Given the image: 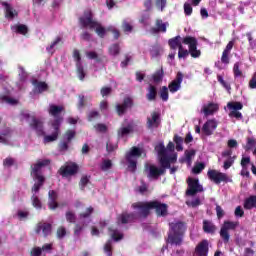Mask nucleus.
Here are the masks:
<instances>
[{
    "label": "nucleus",
    "instance_id": "obj_11",
    "mask_svg": "<svg viewBox=\"0 0 256 256\" xmlns=\"http://www.w3.org/2000/svg\"><path fill=\"white\" fill-rule=\"evenodd\" d=\"M207 176L208 179H210V181H213V183H215L216 185H219L220 183H229V181H231L227 174L213 169L208 170Z\"/></svg>",
    "mask_w": 256,
    "mask_h": 256
},
{
    "label": "nucleus",
    "instance_id": "obj_48",
    "mask_svg": "<svg viewBox=\"0 0 256 256\" xmlns=\"http://www.w3.org/2000/svg\"><path fill=\"white\" fill-rule=\"evenodd\" d=\"M119 53H121V48L119 47V44L115 43L109 47L110 55H113L114 57H116V55H119Z\"/></svg>",
    "mask_w": 256,
    "mask_h": 256
},
{
    "label": "nucleus",
    "instance_id": "obj_58",
    "mask_svg": "<svg viewBox=\"0 0 256 256\" xmlns=\"http://www.w3.org/2000/svg\"><path fill=\"white\" fill-rule=\"evenodd\" d=\"M73 59L77 65H83V63H81V52H79V50L74 49L73 50Z\"/></svg>",
    "mask_w": 256,
    "mask_h": 256
},
{
    "label": "nucleus",
    "instance_id": "obj_1",
    "mask_svg": "<svg viewBox=\"0 0 256 256\" xmlns=\"http://www.w3.org/2000/svg\"><path fill=\"white\" fill-rule=\"evenodd\" d=\"M169 227L167 243L180 247V245H183V239L187 232V223L183 221L171 222Z\"/></svg>",
    "mask_w": 256,
    "mask_h": 256
},
{
    "label": "nucleus",
    "instance_id": "obj_36",
    "mask_svg": "<svg viewBox=\"0 0 256 256\" xmlns=\"http://www.w3.org/2000/svg\"><path fill=\"white\" fill-rule=\"evenodd\" d=\"M173 141L176 145V151H183V137L175 134L173 137Z\"/></svg>",
    "mask_w": 256,
    "mask_h": 256
},
{
    "label": "nucleus",
    "instance_id": "obj_50",
    "mask_svg": "<svg viewBox=\"0 0 256 256\" xmlns=\"http://www.w3.org/2000/svg\"><path fill=\"white\" fill-rule=\"evenodd\" d=\"M67 235V228L65 226H59L56 231L57 239H64Z\"/></svg>",
    "mask_w": 256,
    "mask_h": 256
},
{
    "label": "nucleus",
    "instance_id": "obj_19",
    "mask_svg": "<svg viewBox=\"0 0 256 256\" xmlns=\"http://www.w3.org/2000/svg\"><path fill=\"white\" fill-rule=\"evenodd\" d=\"M181 83H183V73L178 72L175 79L168 85L170 93H177L181 89Z\"/></svg>",
    "mask_w": 256,
    "mask_h": 256
},
{
    "label": "nucleus",
    "instance_id": "obj_3",
    "mask_svg": "<svg viewBox=\"0 0 256 256\" xmlns=\"http://www.w3.org/2000/svg\"><path fill=\"white\" fill-rule=\"evenodd\" d=\"M177 163V152H175V144L169 142L167 147L161 145V175L163 169H170L171 165Z\"/></svg>",
    "mask_w": 256,
    "mask_h": 256
},
{
    "label": "nucleus",
    "instance_id": "obj_55",
    "mask_svg": "<svg viewBox=\"0 0 256 256\" xmlns=\"http://www.w3.org/2000/svg\"><path fill=\"white\" fill-rule=\"evenodd\" d=\"M89 185V177L88 176H82L79 182V187L81 191H85V187Z\"/></svg>",
    "mask_w": 256,
    "mask_h": 256
},
{
    "label": "nucleus",
    "instance_id": "obj_41",
    "mask_svg": "<svg viewBox=\"0 0 256 256\" xmlns=\"http://www.w3.org/2000/svg\"><path fill=\"white\" fill-rule=\"evenodd\" d=\"M76 73L78 78L80 79V81H84L85 80V68L83 67V64H78L76 66Z\"/></svg>",
    "mask_w": 256,
    "mask_h": 256
},
{
    "label": "nucleus",
    "instance_id": "obj_22",
    "mask_svg": "<svg viewBox=\"0 0 256 256\" xmlns=\"http://www.w3.org/2000/svg\"><path fill=\"white\" fill-rule=\"evenodd\" d=\"M130 107H133V100L130 97L124 98L122 104L116 105V112L121 117V115H125V112L127 109H130Z\"/></svg>",
    "mask_w": 256,
    "mask_h": 256
},
{
    "label": "nucleus",
    "instance_id": "obj_12",
    "mask_svg": "<svg viewBox=\"0 0 256 256\" xmlns=\"http://www.w3.org/2000/svg\"><path fill=\"white\" fill-rule=\"evenodd\" d=\"M60 120L52 121L51 125L54 129L53 133L51 135H47L44 132V135H42L43 143L44 145H47V143H53L54 141H57L59 139V135L61 133V126H59Z\"/></svg>",
    "mask_w": 256,
    "mask_h": 256
},
{
    "label": "nucleus",
    "instance_id": "obj_51",
    "mask_svg": "<svg viewBox=\"0 0 256 256\" xmlns=\"http://www.w3.org/2000/svg\"><path fill=\"white\" fill-rule=\"evenodd\" d=\"M113 93V88L111 86H104L100 89V94L102 97H109Z\"/></svg>",
    "mask_w": 256,
    "mask_h": 256
},
{
    "label": "nucleus",
    "instance_id": "obj_28",
    "mask_svg": "<svg viewBox=\"0 0 256 256\" xmlns=\"http://www.w3.org/2000/svg\"><path fill=\"white\" fill-rule=\"evenodd\" d=\"M195 150H186L184 152L185 155V159H180V163H187L188 165H191L192 161H193V157H195Z\"/></svg>",
    "mask_w": 256,
    "mask_h": 256
},
{
    "label": "nucleus",
    "instance_id": "obj_49",
    "mask_svg": "<svg viewBox=\"0 0 256 256\" xmlns=\"http://www.w3.org/2000/svg\"><path fill=\"white\" fill-rule=\"evenodd\" d=\"M32 205L35 207V209H42L43 204L41 203V200L39 197L35 194L32 195L31 197Z\"/></svg>",
    "mask_w": 256,
    "mask_h": 256
},
{
    "label": "nucleus",
    "instance_id": "obj_53",
    "mask_svg": "<svg viewBox=\"0 0 256 256\" xmlns=\"http://www.w3.org/2000/svg\"><path fill=\"white\" fill-rule=\"evenodd\" d=\"M113 167V162L110 159L104 160L100 166L102 171H109Z\"/></svg>",
    "mask_w": 256,
    "mask_h": 256
},
{
    "label": "nucleus",
    "instance_id": "obj_57",
    "mask_svg": "<svg viewBox=\"0 0 256 256\" xmlns=\"http://www.w3.org/2000/svg\"><path fill=\"white\" fill-rule=\"evenodd\" d=\"M235 159H237V156L230 157L226 161H224V169H231V167H233V163H235Z\"/></svg>",
    "mask_w": 256,
    "mask_h": 256
},
{
    "label": "nucleus",
    "instance_id": "obj_31",
    "mask_svg": "<svg viewBox=\"0 0 256 256\" xmlns=\"http://www.w3.org/2000/svg\"><path fill=\"white\" fill-rule=\"evenodd\" d=\"M1 5L5 7V15L7 19H14L15 13L13 12V8L11 7V5H9V3L7 2H1Z\"/></svg>",
    "mask_w": 256,
    "mask_h": 256
},
{
    "label": "nucleus",
    "instance_id": "obj_2",
    "mask_svg": "<svg viewBox=\"0 0 256 256\" xmlns=\"http://www.w3.org/2000/svg\"><path fill=\"white\" fill-rule=\"evenodd\" d=\"M132 209H136L138 211L140 219H147L153 210L156 211L158 217H161V202L157 200L133 203Z\"/></svg>",
    "mask_w": 256,
    "mask_h": 256
},
{
    "label": "nucleus",
    "instance_id": "obj_16",
    "mask_svg": "<svg viewBox=\"0 0 256 256\" xmlns=\"http://www.w3.org/2000/svg\"><path fill=\"white\" fill-rule=\"evenodd\" d=\"M29 125L33 129V131H35L37 137H43V135H45V126L41 119L33 116Z\"/></svg>",
    "mask_w": 256,
    "mask_h": 256
},
{
    "label": "nucleus",
    "instance_id": "obj_54",
    "mask_svg": "<svg viewBox=\"0 0 256 256\" xmlns=\"http://www.w3.org/2000/svg\"><path fill=\"white\" fill-rule=\"evenodd\" d=\"M203 169H205V163L200 162L193 167L192 173H194L195 175H199V173H201Z\"/></svg>",
    "mask_w": 256,
    "mask_h": 256
},
{
    "label": "nucleus",
    "instance_id": "obj_60",
    "mask_svg": "<svg viewBox=\"0 0 256 256\" xmlns=\"http://www.w3.org/2000/svg\"><path fill=\"white\" fill-rule=\"evenodd\" d=\"M69 143L67 142V140H62L59 144H58V149L59 151L63 152V151H69Z\"/></svg>",
    "mask_w": 256,
    "mask_h": 256
},
{
    "label": "nucleus",
    "instance_id": "obj_14",
    "mask_svg": "<svg viewBox=\"0 0 256 256\" xmlns=\"http://www.w3.org/2000/svg\"><path fill=\"white\" fill-rule=\"evenodd\" d=\"M63 111H65V107L63 105H49L48 113L51 117H54L53 121H60L59 127H61V123H63V116H61Z\"/></svg>",
    "mask_w": 256,
    "mask_h": 256
},
{
    "label": "nucleus",
    "instance_id": "obj_10",
    "mask_svg": "<svg viewBox=\"0 0 256 256\" xmlns=\"http://www.w3.org/2000/svg\"><path fill=\"white\" fill-rule=\"evenodd\" d=\"M188 188L186 190V195L188 197H194L197 193H202L203 186L199 184V179L189 177L187 179Z\"/></svg>",
    "mask_w": 256,
    "mask_h": 256
},
{
    "label": "nucleus",
    "instance_id": "obj_52",
    "mask_svg": "<svg viewBox=\"0 0 256 256\" xmlns=\"http://www.w3.org/2000/svg\"><path fill=\"white\" fill-rule=\"evenodd\" d=\"M256 145V140L254 138H247V143L244 146L245 151H251Z\"/></svg>",
    "mask_w": 256,
    "mask_h": 256
},
{
    "label": "nucleus",
    "instance_id": "obj_23",
    "mask_svg": "<svg viewBox=\"0 0 256 256\" xmlns=\"http://www.w3.org/2000/svg\"><path fill=\"white\" fill-rule=\"evenodd\" d=\"M215 129H217V121L207 120L202 127V133H204L206 137H211Z\"/></svg>",
    "mask_w": 256,
    "mask_h": 256
},
{
    "label": "nucleus",
    "instance_id": "obj_27",
    "mask_svg": "<svg viewBox=\"0 0 256 256\" xmlns=\"http://www.w3.org/2000/svg\"><path fill=\"white\" fill-rule=\"evenodd\" d=\"M203 231L204 233L215 235V231H217V226H215V224H213V222L209 220H203Z\"/></svg>",
    "mask_w": 256,
    "mask_h": 256
},
{
    "label": "nucleus",
    "instance_id": "obj_33",
    "mask_svg": "<svg viewBox=\"0 0 256 256\" xmlns=\"http://www.w3.org/2000/svg\"><path fill=\"white\" fill-rule=\"evenodd\" d=\"M65 218L67 223H77V214L73 210H68L65 213Z\"/></svg>",
    "mask_w": 256,
    "mask_h": 256
},
{
    "label": "nucleus",
    "instance_id": "obj_45",
    "mask_svg": "<svg viewBox=\"0 0 256 256\" xmlns=\"http://www.w3.org/2000/svg\"><path fill=\"white\" fill-rule=\"evenodd\" d=\"M95 211V209L93 208V206L88 207L85 212H82L79 214L80 219H89V217H91V215H93V212Z\"/></svg>",
    "mask_w": 256,
    "mask_h": 256
},
{
    "label": "nucleus",
    "instance_id": "obj_32",
    "mask_svg": "<svg viewBox=\"0 0 256 256\" xmlns=\"http://www.w3.org/2000/svg\"><path fill=\"white\" fill-rule=\"evenodd\" d=\"M148 101H155L157 97V88L153 85H149L148 93L146 94Z\"/></svg>",
    "mask_w": 256,
    "mask_h": 256
},
{
    "label": "nucleus",
    "instance_id": "obj_61",
    "mask_svg": "<svg viewBox=\"0 0 256 256\" xmlns=\"http://www.w3.org/2000/svg\"><path fill=\"white\" fill-rule=\"evenodd\" d=\"M233 73L234 77H242L243 76V71L239 69V62H236L233 67Z\"/></svg>",
    "mask_w": 256,
    "mask_h": 256
},
{
    "label": "nucleus",
    "instance_id": "obj_43",
    "mask_svg": "<svg viewBox=\"0 0 256 256\" xmlns=\"http://www.w3.org/2000/svg\"><path fill=\"white\" fill-rule=\"evenodd\" d=\"M59 43H63V38H61V36L56 37L55 40L50 44V46L46 48V51H48V53H51V51H53V49H55V47H57Z\"/></svg>",
    "mask_w": 256,
    "mask_h": 256
},
{
    "label": "nucleus",
    "instance_id": "obj_35",
    "mask_svg": "<svg viewBox=\"0 0 256 256\" xmlns=\"http://www.w3.org/2000/svg\"><path fill=\"white\" fill-rule=\"evenodd\" d=\"M122 31H124L125 33H132L133 32V23L130 22L127 19H124L122 21Z\"/></svg>",
    "mask_w": 256,
    "mask_h": 256
},
{
    "label": "nucleus",
    "instance_id": "obj_25",
    "mask_svg": "<svg viewBox=\"0 0 256 256\" xmlns=\"http://www.w3.org/2000/svg\"><path fill=\"white\" fill-rule=\"evenodd\" d=\"M243 207L246 211H251V209H256V195H250L244 200Z\"/></svg>",
    "mask_w": 256,
    "mask_h": 256
},
{
    "label": "nucleus",
    "instance_id": "obj_20",
    "mask_svg": "<svg viewBox=\"0 0 256 256\" xmlns=\"http://www.w3.org/2000/svg\"><path fill=\"white\" fill-rule=\"evenodd\" d=\"M41 231H42L44 237H49V235H51V233L53 231V225H51V223L39 222L36 225L35 233H37V235H39V233H41Z\"/></svg>",
    "mask_w": 256,
    "mask_h": 256
},
{
    "label": "nucleus",
    "instance_id": "obj_26",
    "mask_svg": "<svg viewBox=\"0 0 256 256\" xmlns=\"http://www.w3.org/2000/svg\"><path fill=\"white\" fill-rule=\"evenodd\" d=\"M219 110V106L213 102L208 105H204L202 109V113H204L205 117H209V115H213L216 111Z\"/></svg>",
    "mask_w": 256,
    "mask_h": 256
},
{
    "label": "nucleus",
    "instance_id": "obj_62",
    "mask_svg": "<svg viewBox=\"0 0 256 256\" xmlns=\"http://www.w3.org/2000/svg\"><path fill=\"white\" fill-rule=\"evenodd\" d=\"M229 55H231L230 52H225V50H223L221 56V63H223L224 65H229Z\"/></svg>",
    "mask_w": 256,
    "mask_h": 256
},
{
    "label": "nucleus",
    "instance_id": "obj_6",
    "mask_svg": "<svg viewBox=\"0 0 256 256\" xmlns=\"http://www.w3.org/2000/svg\"><path fill=\"white\" fill-rule=\"evenodd\" d=\"M51 165V160L44 159V160H37L36 163L30 166V175L33 179H45L43 176V167H48Z\"/></svg>",
    "mask_w": 256,
    "mask_h": 256
},
{
    "label": "nucleus",
    "instance_id": "obj_44",
    "mask_svg": "<svg viewBox=\"0 0 256 256\" xmlns=\"http://www.w3.org/2000/svg\"><path fill=\"white\" fill-rule=\"evenodd\" d=\"M76 135V132L74 130H67L63 136V140L71 143Z\"/></svg>",
    "mask_w": 256,
    "mask_h": 256
},
{
    "label": "nucleus",
    "instance_id": "obj_29",
    "mask_svg": "<svg viewBox=\"0 0 256 256\" xmlns=\"http://www.w3.org/2000/svg\"><path fill=\"white\" fill-rule=\"evenodd\" d=\"M32 84L34 85V87H36V89H38V93H44V91H47V89H49V85L39 80H33Z\"/></svg>",
    "mask_w": 256,
    "mask_h": 256
},
{
    "label": "nucleus",
    "instance_id": "obj_24",
    "mask_svg": "<svg viewBox=\"0 0 256 256\" xmlns=\"http://www.w3.org/2000/svg\"><path fill=\"white\" fill-rule=\"evenodd\" d=\"M159 113L157 112H152L151 117L147 118V127L148 129H157L159 127Z\"/></svg>",
    "mask_w": 256,
    "mask_h": 256
},
{
    "label": "nucleus",
    "instance_id": "obj_7",
    "mask_svg": "<svg viewBox=\"0 0 256 256\" xmlns=\"http://www.w3.org/2000/svg\"><path fill=\"white\" fill-rule=\"evenodd\" d=\"M237 227H239V222H233L229 220L224 221L220 229V237L225 244L229 243V239H231L229 231H235Z\"/></svg>",
    "mask_w": 256,
    "mask_h": 256
},
{
    "label": "nucleus",
    "instance_id": "obj_42",
    "mask_svg": "<svg viewBox=\"0 0 256 256\" xmlns=\"http://www.w3.org/2000/svg\"><path fill=\"white\" fill-rule=\"evenodd\" d=\"M34 181H37V183L33 185L32 193H39V190L41 189V187H43L45 183V179H34Z\"/></svg>",
    "mask_w": 256,
    "mask_h": 256
},
{
    "label": "nucleus",
    "instance_id": "obj_56",
    "mask_svg": "<svg viewBox=\"0 0 256 256\" xmlns=\"http://www.w3.org/2000/svg\"><path fill=\"white\" fill-rule=\"evenodd\" d=\"M249 163H251V157L247 156V157H242L241 159V167L243 169L242 173H244L245 171H247V166L249 165Z\"/></svg>",
    "mask_w": 256,
    "mask_h": 256
},
{
    "label": "nucleus",
    "instance_id": "obj_40",
    "mask_svg": "<svg viewBox=\"0 0 256 256\" xmlns=\"http://www.w3.org/2000/svg\"><path fill=\"white\" fill-rule=\"evenodd\" d=\"M0 103H8V105H17L19 103L15 98L6 95H0Z\"/></svg>",
    "mask_w": 256,
    "mask_h": 256
},
{
    "label": "nucleus",
    "instance_id": "obj_64",
    "mask_svg": "<svg viewBox=\"0 0 256 256\" xmlns=\"http://www.w3.org/2000/svg\"><path fill=\"white\" fill-rule=\"evenodd\" d=\"M84 227L81 224H75L74 226V236L81 237V231H83Z\"/></svg>",
    "mask_w": 256,
    "mask_h": 256
},
{
    "label": "nucleus",
    "instance_id": "obj_59",
    "mask_svg": "<svg viewBox=\"0 0 256 256\" xmlns=\"http://www.w3.org/2000/svg\"><path fill=\"white\" fill-rule=\"evenodd\" d=\"M161 99L162 101H169V88L163 86L161 89Z\"/></svg>",
    "mask_w": 256,
    "mask_h": 256
},
{
    "label": "nucleus",
    "instance_id": "obj_37",
    "mask_svg": "<svg viewBox=\"0 0 256 256\" xmlns=\"http://www.w3.org/2000/svg\"><path fill=\"white\" fill-rule=\"evenodd\" d=\"M227 107L230 111H241L243 103L241 102H228Z\"/></svg>",
    "mask_w": 256,
    "mask_h": 256
},
{
    "label": "nucleus",
    "instance_id": "obj_30",
    "mask_svg": "<svg viewBox=\"0 0 256 256\" xmlns=\"http://www.w3.org/2000/svg\"><path fill=\"white\" fill-rule=\"evenodd\" d=\"M109 234L111 236V238L114 241H121V239H123V233L119 232L117 229H113L111 227L108 228Z\"/></svg>",
    "mask_w": 256,
    "mask_h": 256
},
{
    "label": "nucleus",
    "instance_id": "obj_63",
    "mask_svg": "<svg viewBox=\"0 0 256 256\" xmlns=\"http://www.w3.org/2000/svg\"><path fill=\"white\" fill-rule=\"evenodd\" d=\"M217 219H223L225 217V210L219 205H216Z\"/></svg>",
    "mask_w": 256,
    "mask_h": 256
},
{
    "label": "nucleus",
    "instance_id": "obj_4",
    "mask_svg": "<svg viewBox=\"0 0 256 256\" xmlns=\"http://www.w3.org/2000/svg\"><path fill=\"white\" fill-rule=\"evenodd\" d=\"M143 155V148H139L137 146H133L130 148L128 152L125 154V159L128 163V169L131 173H135L137 171V159Z\"/></svg>",
    "mask_w": 256,
    "mask_h": 256
},
{
    "label": "nucleus",
    "instance_id": "obj_17",
    "mask_svg": "<svg viewBox=\"0 0 256 256\" xmlns=\"http://www.w3.org/2000/svg\"><path fill=\"white\" fill-rule=\"evenodd\" d=\"M137 219V214L131 212H123L117 217V224L127 225L128 223H133Z\"/></svg>",
    "mask_w": 256,
    "mask_h": 256
},
{
    "label": "nucleus",
    "instance_id": "obj_34",
    "mask_svg": "<svg viewBox=\"0 0 256 256\" xmlns=\"http://www.w3.org/2000/svg\"><path fill=\"white\" fill-rule=\"evenodd\" d=\"M95 32L100 37V39H104L105 35L107 33V29L101 25V23L97 22V25L95 26Z\"/></svg>",
    "mask_w": 256,
    "mask_h": 256
},
{
    "label": "nucleus",
    "instance_id": "obj_38",
    "mask_svg": "<svg viewBox=\"0 0 256 256\" xmlns=\"http://www.w3.org/2000/svg\"><path fill=\"white\" fill-rule=\"evenodd\" d=\"M104 253L106 256H113V240H108L104 245Z\"/></svg>",
    "mask_w": 256,
    "mask_h": 256
},
{
    "label": "nucleus",
    "instance_id": "obj_9",
    "mask_svg": "<svg viewBox=\"0 0 256 256\" xmlns=\"http://www.w3.org/2000/svg\"><path fill=\"white\" fill-rule=\"evenodd\" d=\"M61 177H73L79 173V165L75 162H67L65 165L61 166L58 170Z\"/></svg>",
    "mask_w": 256,
    "mask_h": 256
},
{
    "label": "nucleus",
    "instance_id": "obj_13",
    "mask_svg": "<svg viewBox=\"0 0 256 256\" xmlns=\"http://www.w3.org/2000/svg\"><path fill=\"white\" fill-rule=\"evenodd\" d=\"M79 23L81 27L84 29H95V26L97 25V21L93 20V12L91 10L85 11L84 15L79 18Z\"/></svg>",
    "mask_w": 256,
    "mask_h": 256
},
{
    "label": "nucleus",
    "instance_id": "obj_46",
    "mask_svg": "<svg viewBox=\"0 0 256 256\" xmlns=\"http://www.w3.org/2000/svg\"><path fill=\"white\" fill-rule=\"evenodd\" d=\"M217 81L224 87V89H226V91H228V93H231V84L225 81L221 75H217Z\"/></svg>",
    "mask_w": 256,
    "mask_h": 256
},
{
    "label": "nucleus",
    "instance_id": "obj_15",
    "mask_svg": "<svg viewBox=\"0 0 256 256\" xmlns=\"http://www.w3.org/2000/svg\"><path fill=\"white\" fill-rule=\"evenodd\" d=\"M144 173L149 179H159V177L161 176V168L153 164L146 163L144 165Z\"/></svg>",
    "mask_w": 256,
    "mask_h": 256
},
{
    "label": "nucleus",
    "instance_id": "obj_18",
    "mask_svg": "<svg viewBox=\"0 0 256 256\" xmlns=\"http://www.w3.org/2000/svg\"><path fill=\"white\" fill-rule=\"evenodd\" d=\"M59 199V194H57V191L55 190H49L48 192V209L50 211H55V209H58L59 202H57Z\"/></svg>",
    "mask_w": 256,
    "mask_h": 256
},
{
    "label": "nucleus",
    "instance_id": "obj_5",
    "mask_svg": "<svg viewBox=\"0 0 256 256\" xmlns=\"http://www.w3.org/2000/svg\"><path fill=\"white\" fill-rule=\"evenodd\" d=\"M168 45L173 51H177L178 49V59H187V57H189V50L184 49L183 38L179 35L169 39Z\"/></svg>",
    "mask_w": 256,
    "mask_h": 256
},
{
    "label": "nucleus",
    "instance_id": "obj_47",
    "mask_svg": "<svg viewBox=\"0 0 256 256\" xmlns=\"http://www.w3.org/2000/svg\"><path fill=\"white\" fill-rule=\"evenodd\" d=\"M16 33L19 35H27V33H29V28L25 24L16 25Z\"/></svg>",
    "mask_w": 256,
    "mask_h": 256
},
{
    "label": "nucleus",
    "instance_id": "obj_8",
    "mask_svg": "<svg viewBox=\"0 0 256 256\" xmlns=\"http://www.w3.org/2000/svg\"><path fill=\"white\" fill-rule=\"evenodd\" d=\"M184 45H188V51L193 59L201 57V50L197 49V38L193 36H186L182 39Z\"/></svg>",
    "mask_w": 256,
    "mask_h": 256
},
{
    "label": "nucleus",
    "instance_id": "obj_21",
    "mask_svg": "<svg viewBox=\"0 0 256 256\" xmlns=\"http://www.w3.org/2000/svg\"><path fill=\"white\" fill-rule=\"evenodd\" d=\"M194 255L196 256H208L209 255V241L202 240L195 247Z\"/></svg>",
    "mask_w": 256,
    "mask_h": 256
},
{
    "label": "nucleus",
    "instance_id": "obj_39",
    "mask_svg": "<svg viewBox=\"0 0 256 256\" xmlns=\"http://www.w3.org/2000/svg\"><path fill=\"white\" fill-rule=\"evenodd\" d=\"M99 117H101V114L99 113V111L91 110L87 113V119L90 123L93 121H97Z\"/></svg>",
    "mask_w": 256,
    "mask_h": 256
}]
</instances>
